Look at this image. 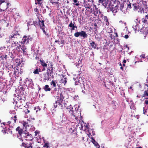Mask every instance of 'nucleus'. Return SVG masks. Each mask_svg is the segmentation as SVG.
I'll return each mask as SVG.
<instances>
[{
  "mask_svg": "<svg viewBox=\"0 0 148 148\" xmlns=\"http://www.w3.org/2000/svg\"><path fill=\"white\" fill-rule=\"evenodd\" d=\"M47 38H49V37L51 36V34H47L46 32V34H45Z\"/></svg>",
  "mask_w": 148,
  "mask_h": 148,
  "instance_id": "53",
  "label": "nucleus"
},
{
  "mask_svg": "<svg viewBox=\"0 0 148 148\" xmlns=\"http://www.w3.org/2000/svg\"><path fill=\"white\" fill-rule=\"evenodd\" d=\"M69 27L71 28V31L74 30L75 28L76 29H77V26H76V25L75 24V23L74 22L73 23L72 21H71L69 25Z\"/></svg>",
  "mask_w": 148,
  "mask_h": 148,
  "instance_id": "13",
  "label": "nucleus"
},
{
  "mask_svg": "<svg viewBox=\"0 0 148 148\" xmlns=\"http://www.w3.org/2000/svg\"><path fill=\"white\" fill-rule=\"evenodd\" d=\"M34 10L35 11V12H37L36 15L38 14V9L37 8H36L34 9Z\"/></svg>",
  "mask_w": 148,
  "mask_h": 148,
  "instance_id": "52",
  "label": "nucleus"
},
{
  "mask_svg": "<svg viewBox=\"0 0 148 148\" xmlns=\"http://www.w3.org/2000/svg\"><path fill=\"white\" fill-rule=\"evenodd\" d=\"M0 58H1V59L2 60H7V55L6 54H3L0 57Z\"/></svg>",
  "mask_w": 148,
  "mask_h": 148,
  "instance_id": "37",
  "label": "nucleus"
},
{
  "mask_svg": "<svg viewBox=\"0 0 148 148\" xmlns=\"http://www.w3.org/2000/svg\"><path fill=\"white\" fill-rule=\"evenodd\" d=\"M90 45L94 49H96L97 50L99 49L98 47H97V45L93 41L91 40L90 43Z\"/></svg>",
  "mask_w": 148,
  "mask_h": 148,
  "instance_id": "16",
  "label": "nucleus"
},
{
  "mask_svg": "<svg viewBox=\"0 0 148 148\" xmlns=\"http://www.w3.org/2000/svg\"><path fill=\"white\" fill-rule=\"evenodd\" d=\"M80 32H77L75 33L74 34V36L76 37H78L79 36H80Z\"/></svg>",
  "mask_w": 148,
  "mask_h": 148,
  "instance_id": "41",
  "label": "nucleus"
},
{
  "mask_svg": "<svg viewBox=\"0 0 148 148\" xmlns=\"http://www.w3.org/2000/svg\"><path fill=\"white\" fill-rule=\"evenodd\" d=\"M43 78L45 80H48L51 78L50 75H48L47 73H45L43 74Z\"/></svg>",
  "mask_w": 148,
  "mask_h": 148,
  "instance_id": "24",
  "label": "nucleus"
},
{
  "mask_svg": "<svg viewBox=\"0 0 148 148\" xmlns=\"http://www.w3.org/2000/svg\"><path fill=\"white\" fill-rule=\"evenodd\" d=\"M40 28L42 30L43 32L45 34H46V32L45 30V27H40Z\"/></svg>",
  "mask_w": 148,
  "mask_h": 148,
  "instance_id": "50",
  "label": "nucleus"
},
{
  "mask_svg": "<svg viewBox=\"0 0 148 148\" xmlns=\"http://www.w3.org/2000/svg\"><path fill=\"white\" fill-rule=\"evenodd\" d=\"M16 131L18 132V134H19L20 136L24 131H23V128H21L19 126H18L16 129Z\"/></svg>",
  "mask_w": 148,
  "mask_h": 148,
  "instance_id": "19",
  "label": "nucleus"
},
{
  "mask_svg": "<svg viewBox=\"0 0 148 148\" xmlns=\"http://www.w3.org/2000/svg\"><path fill=\"white\" fill-rule=\"evenodd\" d=\"M12 42V44L11 45V48L13 49H15L18 51H19V47L20 46V45L19 43L17 42Z\"/></svg>",
  "mask_w": 148,
  "mask_h": 148,
  "instance_id": "9",
  "label": "nucleus"
},
{
  "mask_svg": "<svg viewBox=\"0 0 148 148\" xmlns=\"http://www.w3.org/2000/svg\"><path fill=\"white\" fill-rule=\"evenodd\" d=\"M140 57L141 60V62H142V60H143L145 58V55L144 54H142L141 56H140Z\"/></svg>",
  "mask_w": 148,
  "mask_h": 148,
  "instance_id": "43",
  "label": "nucleus"
},
{
  "mask_svg": "<svg viewBox=\"0 0 148 148\" xmlns=\"http://www.w3.org/2000/svg\"><path fill=\"white\" fill-rule=\"evenodd\" d=\"M31 141H28L27 142H23L22 143V146L25 148H32V143L30 142Z\"/></svg>",
  "mask_w": 148,
  "mask_h": 148,
  "instance_id": "10",
  "label": "nucleus"
},
{
  "mask_svg": "<svg viewBox=\"0 0 148 148\" xmlns=\"http://www.w3.org/2000/svg\"><path fill=\"white\" fill-rule=\"evenodd\" d=\"M112 12L113 13H116V12H117V11L116 10H113V9H112Z\"/></svg>",
  "mask_w": 148,
  "mask_h": 148,
  "instance_id": "62",
  "label": "nucleus"
},
{
  "mask_svg": "<svg viewBox=\"0 0 148 148\" xmlns=\"http://www.w3.org/2000/svg\"><path fill=\"white\" fill-rule=\"evenodd\" d=\"M40 62H41V65L44 67H46L47 66V64L43 61H42L41 60H40Z\"/></svg>",
  "mask_w": 148,
  "mask_h": 148,
  "instance_id": "34",
  "label": "nucleus"
},
{
  "mask_svg": "<svg viewBox=\"0 0 148 148\" xmlns=\"http://www.w3.org/2000/svg\"><path fill=\"white\" fill-rule=\"evenodd\" d=\"M24 112H25V114H28L30 112V111L28 110L27 109H26L24 111Z\"/></svg>",
  "mask_w": 148,
  "mask_h": 148,
  "instance_id": "51",
  "label": "nucleus"
},
{
  "mask_svg": "<svg viewBox=\"0 0 148 148\" xmlns=\"http://www.w3.org/2000/svg\"><path fill=\"white\" fill-rule=\"evenodd\" d=\"M43 147L48 148L49 147V144L47 143H45Z\"/></svg>",
  "mask_w": 148,
  "mask_h": 148,
  "instance_id": "47",
  "label": "nucleus"
},
{
  "mask_svg": "<svg viewBox=\"0 0 148 148\" xmlns=\"http://www.w3.org/2000/svg\"><path fill=\"white\" fill-rule=\"evenodd\" d=\"M15 15L16 16H17V17H21V14H20L19 12H16V13Z\"/></svg>",
  "mask_w": 148,
  "mask_h": 148,
  "instance_id": "44",
  "label": "nucleus"
},
{
  "mask_svg": "<svg viewBox=\"0 0 148 148\" xmlns=\"http://www.w3.org/2000/svg\"><path fill=\"white\" fill-rule=\"evenodd\" d=\"M67 116H66L65 115H64L63 114L62 117V120H61V122L65 124H66L67 121Z\"/></svg>",
  "mask_w": 148,
  "mask_h": 148,
  "instance_id": "20",
  "label": "nucleus"
},
{
  "mask_svg": "<svg viewBox=\"0 0 148 148\" xmlns=\"http://www.w3.org/2000/svg\"><path fill=\"white\" fill-rule=\"evenodd\" d=\"M19 48L20 51H23V53H25L26 52L25 50L26 49V47L25 45H20V47Z\"/></svg>",
  "mask_w": 148,
  "mask_h": 148,
  "instance_id": "22",
  "label": "nucleus"
},
{
  "mask_svg": "<svg viewBox=\"0 0 148 148\" xmlns=\"http://www.w3.org/2000/svg\"><path fill=\"white\" fill-rule=\"evenodd\" d=\"M38 25H39L40 28L45 27V24L44 23V20H42L41 21L40 19L38 18Z\"/></svg>",
  "mask_w": 148,
  "mask_h": 148,
  "instance_id": "27",
  "label": "nucleus"
},
{
  "mask_svg": "<svg viewBox=\"0 0 148 148\" xmlns=\"http://www.w3.org/2000/svg\"><path fill=\"white\" fill-rule=\"evenodd\" d=\"M98 1L99 2H102L104 1V0H98Z\"/></svg>",
  "mask_w": 148,
  "mask_h": 148,
  "instance_id": "63",
  "label": "nucleus"
},
{
  "mask_svg": "<svg viewBox=\"0 0 148 148\" xmlns=\"http://www.w3.org/2000/svg\"><path fill=\"white\" fill-rule=\"evenodd\" d=\"M75 116L74 117H73L72 116H71V117L72 119H75L76 120L78 121L79 120L78 119V118L77 116H76L75 115H74Z\"/></svg>",
  "mask_w": 148,
  "mask_h": 148,
  "instance_id": "49",
  "label": "nucleus"
},
{
  "mask_svg": "<svg viewBox=\"0 0 148 148\" xmlns=\"http://www.w3.org/2000/svg\"><path fill=\"white\" fill-rule=\"evenodd\" d=\"M66 103H64L63 104H62L61 105L60 108H61V109H63L64 108H66Z\"/></svg>",
  "mask_w": 148,
  "mask_h": 148,
  "instance_id": "39",
  "label": "nucleus"
},
{
  "mask_svg": "<svg viewBox=\"0 0 148 148\" xmlns=\"http://www.w3.org/2000/svg\"><path fill=\"white\" fill-rule=\"evenodd\" d=\"M57 100L56 101L55 103L54 104L53 107L54 108L57 107H60L63 103V101L57 98Z\"/></svg>",
  "mask_w": 148,
  "mask_h": 148,
  "instance_id": "12",
  "label": "nucleus"
},
{
  "mask_svg": "<svg viewBox=\"0 0 148 148\" xmlns=\"http://www.w3.org/2000/svg\"><path fill=\"white\" fill-rule=\"evenodd\" d=\"M82 80L83 79L82 78H79L78 82L79 83V84L81 85V86L82 88L83 87L84 89H85L84 82V81Z\"/></svg>",
  "mask_w": 148,
  "mask_h": 148,
  "instance_id": "21",
  "label": "nucleus"
},
{
  "mask_svg": "<svg viewBox=\"0 0 148 148\" xmlns=\"http://www.w3.org/2000/svg\"><path fill=\"white\" fill-rule=\"evenodd\" d=\"M20 90H21L22 91H24V90H25V89L23 87H21L20 88Z\"/></svg>",
  "mask_w": 148,
  "mask_h": 148,
  "instance_id": "55",
  "label": "nucleus"
},
{
  "mask_svg": "<svg viewBox=\"0 0 148 148\" xmlns=\"http://www.w3.org/2000/svg\"><path fill=\"white\" fill-rule=\"evenodd\" d=\"M84 6L86 8L85 11H86L87 10L90 9L92 6L91 4H90L89 3L84 1Z\"/></svg>",
  "mask_w": 148,
  "mask_h": 148,
  "instance_id": "15",
  "label": "nucleus"
},
{
  "mask_svg": "<svg viewBox=\"0 0 148 148\" xmlns=\"http://www.w3.org/2000/svg\"><path fill=\"white\" fill-rule=\"evenodd\" d=\"M66 103H64L63 104H62L61 105L60 108H61V109H63L64 108H66Z\"/></svg>",
  "mask_w": 148,
  "mask_h": 148,
  "instance_id": "38",
  "label": "nucleus"
},
{
  "mask_svg": "<svg viewBox=\"0 0 148 148\" xmlns=\"http://www.w3.org/2000/svg\"><path fill=\"white\" fill-rule=\"evenodd\" d=\"M36 69L34 71L33 73L34 74H39V72L41 71V70L40 68L38 69V67L37 66L36 67Z\"/></svg>",
  "mask_w": 148,
  "mask_h": 148,
  "instance_id": "30",
  "label": "nucleus"
},
{
  "mask_svg": "<svg viewBox=\"0 0 148 148\" xmlns=\"http://www.w3.org/2000/svg\"><path fill=\"white\" fill-rule=\"evenodd\" d=\"M145 19H148V14L146 15L145 16Z\"/></svg>",
  "mask_w": 148,
  "mask_h": 148,
  "instance_id": "61",
  "label": "nucleus"
},
{
  "mask_svg": "<svg viewBox=\"0 0 148 148\" xmlns=\"http://www.w3.org/2000/svg\"><path fill=\"white\" fill-rule=\"evenodd\" d=\"M43 89L46 92L50 91L51 90V88L49 87V86L47 84L43 87Z\"/></svg>",
  "mask_w": 148,
  "mask_h": 148,
  "instance_id": "28",
  "label": "nucleus"
},
{
  "mask_svg": "<svg viewBox=\"0 0 148 148\" xmlns=\"http://www.w3.org/2000/svg\"><path fill=\"white\" fill-rule=\"evenodd\" d=\"M92 134L93 136H94L95 135V132L94 131H92Z\"/></svg>",
  "mask_w": 148,
  "mask_h": 148,
  "instance_id": "58",
  "label": "nucleus"
},
{
  "mask_svg": "<svg viewBox=\"0 0 148 148\" xmlns=\"http://www.w3.org/2000/svg\"><path fill=\"white\" fill-rule=\"evenodd\" d=\"M124 37L126 38V39H127L129 37V36L127 34H126V35H125V36H124Z\"/></svg>",
  "mask_w": 148,
  "mask_h": 148,
  "instance_id": "56",
  "label": "nucleus"
},
{
  "mask_svg": "<svg viewBox=\"0 0 148 148\" xmlns=\"http://www.w3.org/2000/svg\"><path fill=\"white\" fill-rule=\"evenodd\" d=\"M19 31L14 30L9 36V40L7 42L8 43L11 42L18 41L21 38V36Z\"/></svg>",
  "mask_w": 148,
  "mask_h": 148,
  "instance_id": "1",
  "label": "nucleus"
},
{
  "mask_svg": "<svg viewBox=\"0 0 148 148\" xmlns=\"http://www.w3.org/2000/svg\"><path fill=\"white\" fill-rule=\"evenodd\" d=\"M72 108L70 107V108L66 107L65 109H64L63 111V114L67 116V117H70V116H72L74 117V112Z\"/></svg>",
  "mask_w": 148,
  "mask_h": 148,
  "instance_id": "3",
  "label": "nucleus"
},
{
  "mask_svg": "<svg viewBox=\"0 0 148 148\" xmlns=\"http://www.w3.org/2000/svg\"><path fill=\"white\" fill-rule=\"evenodd\" d=\"M127 8L129 9L133 8L134 11H136L139 9L138 5V3H134L132 4V6L131 3L129 2L127 5Z\"/></svg>",
  "mask_w": 148,
  "mask_h": 148,
  "instance_id": "6",
  "label": "nucleus"
},
{
  "mask_svg": "<svg viewBox=\"0 0 148 148\" xmlns=\"http://www.w3.org/2000/svg\"><path fill=\"white\" fill-rule=\"evenodd\" d=\"M115 37H118L117 33L116 32L115 33Z\"/></svg>",
  "mask_w": 148,
  "mask_h": 148,
  "instance_id": "64",
  "label": "nucleus"
},
{
  "mask_svg": "<svg viewBox=\"0 0 148 148\" xmlns=\"http://www.w3.org/2000/svg\"><path fill=\"white\" fill-rule=\"evenodd\" d=\"M112 29H111V28H109L108 29V32L109 33H111L112 32Z\"/></svg>",
  "mask_w": 148,
  "mask_h": 148,
  "instance_id": "54",
  "label": "nucleus"
},
{
  "mask_svg": "<svg viewBox=\"0 0 148 148\" xmlns=\"http://www.w3.org/2000/svg\"><path fill=\"white\" fill-rule=\"evenodd\" d=\"M21 73H20L19 72L16 71H15L14 73V76L16 78L20 77V75H21Z\"/></svg>",
  "mask_w": 148,
  "mask_h": 148,
  "instance_id": "29",
  "label": "nucleus"
},
{
  "mask_svg": "<svg viewBox=\"0 0 148 148\" xmlns=\"http://www.w3.org/2000/svg\"><path fill=\"white\" fill-rule=\"evenodd\" d=\"M32 38L30 36L25 35L22 38L21 42L24 44H27L29 42L32 41Z\"/></svg>",
  "mask_w": 148,
  "mask_h": 148,
  "instance_id": "7",
  "label": "nucleus"
},
{
  "mask_svg": "<svg viewBox=\"0 0 148 148\" xmlns=\"http://www.w3.org/2000/svg\"><path fill=\"white\" fill-rule=\"evenodd\" d=\"M92 142L96 147H97V148H100L99 145L95 141V139H93V140H92Z\"/></svg>",
  "mask_w": 148,
  "mask_h": 148,
  "instance_id": "33",
  "label": "nucleus"
},
{
  "mask_svg": "<svg viewBox=\"0 0 148 148\" xmlns=\"http://www.w3.org/2000/svg\"><path fill=\"white\" fill-rule=\"evenodd\" d=\"M22 123L23 127H26L27 125L28 124L27 123H26L24 121H23Z\"/></svg>",
  "mask_w": 148,
  "mask_h": 148,
  "instance_id": "45",
  "label": "nucleus"
},
{
  "mask_svg": "<svg viewBox=\"0 0 148 148\" xmlns=\"http://www.w3.org/2000/svg\"><path fill=\"white\" fill-rule=\"evenodd\" d=\"M103 19L104 21L106 22V25H109V23L108 21V19L106 16H103Z\"/></svg>",
  "mask_w": 148,
  "mask_h": 148,
  "instance_id": "31",
  "label": "nucleus"
},
{
  "mask_svg": "<svg viewBox=\"0 0 148 148\" xmlns=\"http://www.w3.org/2000/svg\"><path fill=\"white\" fill-rule=\"evenodd\" d=\"M124 6V4L123 3H122L120 4V5L119 7V9L122 11H123V9Z\"/></svg>",
  "mask_w": 148,
  "mask_h": 148,
  "instance_id": "42",
  "label": "nucleus"
},
{
  "mask_svg": "<svg viewBox=\"0 0 148 148\" xmlns=\"http://www.w3.org/2000/svg\"><path fill=\"white\" fill-rule=\"evenodd\" d=\"M57 83L56 80H52L50 83V84L52 86V88H54V90H56V83Z\"/></svg>",
  "mask_w": 148,
  "mask_h": 148,
  "instance_id": "18",
  "label": "nucleus"
},
{
  "mask_svg": "<svg viewBox=\"0 0 148 148\" xmlns=\"http://www.w3.org/2000/svg\"><path fill=\"white\" fill-rule=\"evenodd\" d=\"M48 65L49 67L47 69V73L48 75H50L51 78L53 79L54 78V76L53 75V71L54 70L53 64L51 62H50L48 64Z\"/></svg>",
  "mask_w": 148,
  "mask_h": 148,
  "instance_id": "4",
  "label": "nucleus"
},
{
  "mask_svg": "<svg viewBox=\"0 0 148 148\" xmlns=\"http://www.w3.org/2000/svg\"><path fill=\"white\" fill-rule=\"evenodd\" d=\"M112 0H107L106 1V0H104L102 2H99V3H102L103 5L105 8H109L110 6H112L111 5V1Z\"/></svg>",
  "mask_w": 148,
  "mask_h": 148,
  "instance_id": "8",
  "label": "nucleus"
},
{
  "mask_svg": "<svg viewBox=\"0 0 148 148\" xmlns=\"http://www.w3.org/2000/svg\"><path fill=\"white\" fill-rule=\"evenodd\" d=\"M133 27L135 31L139 30V25H138L136 24V25H133Z\"/></svg>",
  "mask_w": 148,
  "mask_h": 148,
  "instance_id": "32",
  "label": "nucleus"
},
{
  "mask_svg": "<svg viewBox=\"0 0 148 148\" xmlns=\"http://www.w3.org/2000/svg\"><path fill=\"white\" fill-rule=\"evenodd\" d=\"M64 91L62 92L61 91H58L57 94L56 95V99L58 98L59 99L63 101L64 97Z\"/></svg>",
  "mask_w": 148,
  "mask_h": 148,
  "instance_id": "11",
  "label": "nucleus"
},
{
  "mask_svg": "<svg viewBox=\"0 0 148 148\" xmlns=\"http://www.w3.org/2000/svg\"><path fill=\"white\" fill-rule=\"evenodd\" d=\"M73 2L75 3L74 5L76 6H78L80 5L79 2L78 0H73Z\"/></svg>",
  "mask_w": 148,
  "mask_h": 148,
  "instance_id": "36",
  "label": "nucleus"
},
{
  "mask_svg": "<svg viewBox=\"0 0 148 148\" xmlns=\"http://www.w3.org/2000/svg\"><path fill=\"white\" fill-rule=\"evenodd\" d=\"M37 1V3H35L36 4H38L40 5L42 3V2H41V0H36Z\"/></svg>",
  "mask_w": 148,
  "mask_h": 148,
  "instance_id": "48",
  "label": "nucleus"
},
{
  "mask_svg": "<svg viewBox=\"0 0 148 148\" xmlns=\"http://www.w3.org/2000/svg\"><path fill=\"white\" fill-rule=\"evenodd\" d=\"M145 103L146 105H148V100H145Z\"/></svg>",
  "mask_w": 148,
  "mask_h": 148,
  "instance_id": "59",
  "label": "nucleus"
},
{
  "mask_svg": "<svg viewBox=\"0 0 148 148\" xmlns=\"http://www.w3.org/2000/svg\"><path fill=\"white\" fill-rule=\"evenodd\" d=\"M59 0H49L50 2L52 3L53 6H55L56 5L58 4V2Z\"/></svg>",
  "mask_w": 148,
  "mask_h": 148,
  "instance_id": "25",
  "label": "nucleus"
},
{
  "mask_svg": "<svg viewBox=\"0 0 148 148\" xmlns=\"http://www.w3.org/2000/svg\"><path fill=\"white\" fill-rule=\"evenodd\" d=\"M98 9L96 8L95 5L93 7V10L92 13L95 16H97L98 14Z\"/></svg>",
  "mask_w": 148,
  "mask_h": 148,
  "instance_id": "17",
  "label": "nucleus"
},
{
  "mask_svg": "<svg viewBox=\"0 0 148 148\" xmlns=\"http://www.w3.org/2000/svg\"><path fill=\"white\" fill-rule=\"evenodd\" d=\"M16 120H17V117L16 116H15L11 118L10 121L7 122V123L6 124L10 126L9 128H8V129L10 130H12L13 128L12 126V125L10 126V124H11L14 125V123L16 122Z\"/></svg>",
  "mask_w": 148,
  "mask_h": 148,
  "instance_id": "5",
  "label": "nucleus"
},
{
  "mask_svg": "<svg viewBox=\"0 0 148 148\" xmlns=\"http://www.w3.org/2000/svg\"><path fill=\"white\" fill-rule=\"evenodd\" d=\"M20 136V140L22 141L24 139L27 141H31L33 139L32 135L26 130L24 131Z\"/></svg>",
  "mask_w": 148,
  "mask_h": 148,
  "instance_id": "2",
  "label": "nucleus"
},
{
  "mask_svg": "<svg viewBox=\"0 0 148 148\" xmlns=\"http://www.w3.org/2000/svg\"><path fill=\"white\" fill-rule=\"evenodd\" d=\"M61 43L62 44H63L64 43V40H62L61 41Z\"/></svg>",
  "mask_w": 148,
  "mask_h": 148,
  "instance_id": "60",
  "label": "nucleus"
},
{
  "mask_svg": "<svg viewBox=\"0 0 148 148\" xmlns=\"http://www.w3.org/2000/svg\"><path fill=\"white\" fill-rule=\"evenodd\" d=\"M142 22L144 23L145 24H147V21L146 19H145L144 18H143L142 19Z\"/></svg>",
  "mask_w": 148,
  "mask_h": 148,
  "instance_id": "46",
  "label": "nucleus"
},
{
  "mask_svg": "<svg viewBox=\"0 0 148 148\" xmlns=\"http://www.w3.org/2000/svg\"><path fill=\"white\" fill-rule=\"evenodd\" d=\"M7 9L6 3H0V10L4 11Z\"/></svg>",
  "mask_w": 148,
  "mask_h": 148,
  "instance_id": "14",
  "label": "nucleus"
},
{
  "mask_svg": "<svg viewBox=\"0 0 148 148\" xmlns=\"http://www.w3.org/2000/svg\"><path fill=\"white\" fill-rule=\"evenodd\" d=\"M34 25L35 26H36L38 25V20H36L35 21H34L33 22Z\"/></svg>",
  "mask_w": 148,
  "mask_h": 148,
  "instance_id": "40",
  "label": "nucleus"
},
{
  "mask_svg": "<svg viewBox=\"0 0 148 148\" xmlns=\"http://www.w3.org/2000/svg\"><path fill=\"white\" fill-rule=\"evenodd\" d=\"M67 79L66 78H65L64 79H62L61 80V82L62 83H63L64 85L66 83Z\"/></svg>",
  "mask_w": 148,
  "mask_h": 148,
  "instance_id": "35",
  "label": "nucleus"
},
{
  "mask_svg": "<svg viewBox=\"0 0 148 148\" xmlns=\"http://www.w3.org/2000/svg\"><path fill=\"white\" fill-rule=\"evenodd\" d=\"M5 0H0V3H5Z\"/></svg>",
  "mask_w": 148,
  "mask_h": 148,
  "instance_id": "57",
  "label": "nucleus"
},
{
  "mask_svg": "<svg viewBox=\"0 0 148 148\" xmlns=\"http://www.w3.org/2000/svg\"><path fill=\"white\" fill-rule=\"evenodd\" d=\"M80 36L81 37H82L83 38H86L87 37V35L84 31H81L80 32Z\"/></svg>",
  "mask_w": 148,
  "mask_h": 148,
  "instance_id": "26",
  "label": "nucleus"
},
{
  "mask_svg": "<svg viewBox=\"0 0 148 148\" xmlns=\"http://www.w3.org/2000/svg\"><path fill=\"white\" fill-rule=\"evenodd\" d=\"M93 10V7L92 6L88 10H87L86 11H85V14L87 15L88 16H89L90 14L92 13V12Z\"/></svg>",
  "mask_w": 148,
  "mask_h": 148,
  "instance_id": "23",
  "label": "nucleus"
}]
</instances>
